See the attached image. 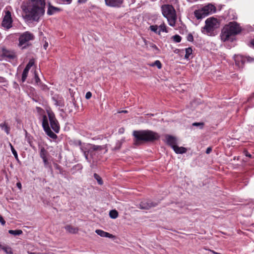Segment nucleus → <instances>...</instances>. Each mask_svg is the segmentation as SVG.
<instances>
[{
	"mask_svg": "<svg viewBox=\"0 0 254 254\" xmlns=\"http://www.w3.org/2000/svg\"><path fill=\"white\" fill-rule=\"evenodd\" d=\"M156 203L151 202L150 200H144L139 204L140 208L142 209H149L152 207L155 206Z\"/></svg>",
	"mask_w": 254,
	"mask_h": 254,
	"instance_id": "9b49d317",
	"label": "nucleus"
},
{
	"mask_svg": "<svg viewBox=\"0 0 254 254\" xmlns=\"http://www.w3.org/2000/svg\"><path fill=\"white\" fill-rule=\"evenodd\" d=\"M144 42L145 43V45L146 46V48H147V42L146 41V40L145 39H144Z\"/></svg>",
	"mask_w": 254,
	"mask_h": 254,
	"instance_id": "3c124183",
	"label": "nucleus"
},
{
	"mask_svg": "<svg viewBox=\"0 0 254 254\" xmlns=\"http://www.w3.org/2000/svg\"><path fill=\"white\" fill-rule=\"evenodd\" d=\"M8 233L14 236L20 235L22 233V231L21 230H10L8 231Z\"/></svg>",
	"mask_w": 254,
	"mask_h": 254,
	"instance_id": "b1692460",
	"label": "nucleus"
},
{
	"mask_svg": "<svg viewBox=\"0 0 254 254\" xmlns=\"http://www.w3.org/2000/svg\"><path fill=\"white\" fill-rule=\"evenodd\" d=\"M50 125L52 128L57 133L59 132L60 126L58 121L56 119L54 115L52 114H48Z\"/></svg>",
	"mask_w": 254,
	"mask_h": 254,
	"instance_id": "9d476101",
	"label": "nucleus"
},
{
	"mask_svg": "<svg viewBox=\"0 0 254 254\" xmlns=\"http://www.w3.org/2000/svg\"><path fill=\"white\" fill-rule=\"evenodd\" d=\"M151 65L152 66H156L158 67V68H159V69H160L162 67V64H161V62L158 60L156 61Z\"/></svg>",
	"mask_w": 254,
	"mask_h": 254,
	"instance_id": "2f4dec72",
	"label": "nucleus"
},
{
	"mask_svg": "<svg viewBox=\"0 0 254 254\" xmlns=\"http://www.w3.org/2000/svg\"><path fill=\"white\" fill-rule=\"evenodd\" d=\"M218 20L214 17L207 18L205 20V25L202 28L201 32L208 35H213L214 31L219 27Z\"/></svg>",
	"mask_w": 254,
	"mask_h": 254,
	"instance_id": "39448f33",
	"label": "nucleus"
},
{
	"mask_svg": "<svg viewBox=\"0 0 254 254\" xmlns=\"http://www.w3.org/2000/svg\"><path fill=\"white\" fill-rule=\"evenodd\" d=\"M241 29L239 25L235 22H230L228 25H225L221 31V38L223 41L229 40L230 36L239 33Z\"/></svg>",
	"mask_w": 254,
	"mask_h": 254,
	"instance_id": "7ed1b4c3",
	"label": "nucleus"
},
{
	"mask_svg": "<svg viewBox=\"0 0 254 254\" xmlns=\"http://www.w3.org/2000/svg\"><path fill=\"white\" fill-rule=\"evenodd\" d=\"M60 10L61 9L59 8L50 5L47 11V14L49 15H51L56 12H59Z\"/></svg>",
	"mask_w": 254,
	"mask_h": 254,
	"instance_id": "f3484780",
	"label": "nucleus"
},
{
	"mask_svg": "<svg viewBox=\"0 0 254 254\" xmlns=\"http://www.w3.org/2000/svg\"><path fill=\"white\" fill-rule=\"evenodd\" d=\"M215 8V7L212 4H208L202 8L203 10L204 11L205 13L208 12V15L211 13L213 10H214Z\"/></svg>",
	"mask_w": 254,
	"mask_h": 254,
	"instance_id": "a211bd4d",
	"label": "nucleus"
},
{
	"mask_svg": "<svg viewBox=\"0 0 254 254\" xmlns=\"http://www.w3.org/2000/svg\"><path fill=\"white\" fill-rule=\"evenodd\" d=\"M92 93L90 92H87L85 95V98L87 99H89L91 97Z\"/></svg>",
	"mask_w": 254,
	"mask_h": 254,
	"instance_id": "ea45409f",
	"label": "nucleus"
},
{
	"mask_svg": "<svg viewBox=\"0 0 254 254\" xmlns=\"http://www.w3.org/2000/svg\"><path fill=\"white\" fill-rule=\"evenodd\" d=\"M0 222L1 223V225H4L5 224V221L2 218V217L0 215Z\"/></svg>",
	"mask_w": 254,
	"mask_h": 254,
	"instance_id": "a19ab883",
	"label": "nucleus"
},
{
	"mask_svg": "<svg viewBox=\"0 0 254 254\" xmlns=\"http://www.w3.org/2000/svg\"><path fill=\"white\" fill-rule=\"evenodd\" d=\"M159 28H160L159 31H161L163 32H167L166 26L164 23L161 24L159 26Z\"/></svg>",
	"mask_w": 254,
	"mask_h": 254,
	"instance_id": "72a5a7b5",
	"label": "nucleus"
},
{
	"mask_svg": "<svg viewBox=\"0 0 254 254\" xmlns=\"http://www.w3.org/2000/svg\"><path fill=\"white\" fill-rule=\"evenodd\" d=\"M166 139L167 144L171 146L174 151L178 154H183L186 153L187 149L183 147H179L177 145V139L176 137L170 135H167Z\"/></svg>",
	"mask_w": 254,
	"mask_h": 254,
	"instance_id": "423d86ee",
	"label": "nucleus"
},
{
	"mask_svg": "<svg viewBox=\"0 0 254 254\" xmlns=\"http://www.w3.org/2000/svg\"><path fill=\"white\" fill-rule=\"evenodd\" d=\"M55 166H56V168L57 169H59L60 167V166L57 164H56Z\"/></svg>",
	"mask_w": 254,
	"mask_h": 254,
	"instance_id": "864d4df0",
	"label": "nucleus"
},
{
	"mask_svg": "<svg viewBox=\"0 0 254 254\" xmlns=\"http://www.w3.org/2000/svg\"><path fill=\"white\" fill-rule=\"evenodd\" d=\"M2 55L9 59H13L15 56L13 52L7 50L6 49H2Z\"/></svg>",
	"mask_w": 254,
	"mask_h": 254,
	"instance_id": "2eb2a0df",
	"label": "nucleus"
},
{
	"mask_svg": "<svg viewBox=\"0 0 254 254\" xmlns=\"http://www.w3.org/2000/svg\"><path fill=\"white\" fill-rule=\"evenodd\" d=\"M64 228L66 231L71 234H76L79 230L78 228L73 227L70 225H66Z\"/></svg>",
	"mask_w": 254,
	"mask_h": 254,
	"instance_id": "dca6fc26",
	"label": "nucleus"
},
{
	"mask_svg": "<svg viewBox=\"0 0 254 254\" xmlns=\"http://www.w3.org/2000/svg\"><path fill=\"white\" fill-rule=\"evenodd\" d=\"M212 254H221V253H217V252H215L213 250H209Z\"/></svg>",
	"mask_w": 254,
	"mask_h": 254,
	"instance_id": "09e8293b",
	"label": "nucleus"
},
{
	"mask_svg": "<svg viewBox=\"0 0 254 254\" xmlns=\"http://www.w3.org/2000/svg\"><path fill=\"white\" fill-rule=\"evenodd\" d=\"M120 113H127V111H126V110L122 111L121 112H120Z\"/></svg>",
	"mask_w": 254,
	"mask_h": 254,
	"instance_id": "6e6d98bb",
	"label": "nucleus"
},
{
	"mask_svg": "<svg viewBox=\"0 0 254 254\" xmlns=\"http://www.w3.org/2000/svg\"><path fill=\"white\" fill-rule=\"evenodd\" d=\"M172 39L174 42L176 43H179L181 42L182 38L179 35H175L172 37Z\"/></svg>",
	"mask_w": 254,
	"mask_h": 254,
	"instance_id": "c756f323",
	"label": "nucleus"
},
{
	"mask_svg": "<svg viewBox=\"0 0 254 254\" xmlns=\"http://www.w3.org/2000/svg\"><path fill=\"white\" fill-rule=\"evenodd\" d=\"M85 149L87 150L88 153H90L91 157L92 158L96 155V153H99L103 149H105V152L107 151V149H106V145H96L92 144H88L86 147Z\"/></svg>",
	"mask_w": 254,
	"mask_h": 254,
	"instance_id": "0eeeda50",
	"label": "nucleus"
},
{
	"mask_svg": "<svg viewBox=\"0 0 254 254\" xmlns=\"http://www.w3.org/2000/svg\"><path fill=\"white\" fill-rule=\"evenodd\" d=\"M29 70H27V69H24L23 71L22 74V78L21 80L22 82H24L27 77V75L28 73Z\"/></svg>",
	"mask_w": 254,
	"mask_h": 254,
	"instance_id": "a878e982",
	"label": "nucleus"
},
{
	"mask_svg": "<svg viewBox=\"0 0 254 254\" xmlns=\"http://www.w3.org/2000/svg\"><path fill=\"white\" fill-rule=\"evenodd\" d=\"M89 154H90L89 153H88L87 150L84 152V154L85 157L86 159L87 160H88V156Z\"/></svg>",
	"mask_w": 254,
	"mask_h": 254,
	"instance_id": "79ce46f5",
	"label": "nucleus"
},
{
	"mask_svg": "<svg viewBox=\"0 0 254 254\" xmlns=\"http://www.w3.org/2000/svg\"><path fill=\"white\" fill-rule=\"evenodd\" d=\"M87 0H78V2L79 3H83L85 2Z\"/></svg>",
	"mask_w": 254,
	"mask_h": 254,
	"instance_id": "8fccbe9b",
	"label": "nucleus"
},
{
	"mask_svg": "<svg viewBox=\"0 0 254 254\" xmlns=\"http://www.w3.org/2000/svg\"><path fill=\"white\" fill-rule=\"evenodd\" d=\"M4 247V246H3L0 243V249L2 250V248H3Z\"/></svg>",
	"mask_w": 254,
	"mask_h": 254,
	"instance_id": "5fc2aeb1",
	"label": "nucleus"
},
{
	"mask_svg": "<svg viewBox=\"0 0 254 254\" xmlns=\"http://www.w3.org/2000/svg\"><path fill=\"white\" fill-rule=\"evenodd\" d=\"M42 159L44 164V166L47 167L49 164L47 157L43 158Z\"/></svg>",
	"mask_w": 254,
	"mask_h": 254,
	"instance_id": "c9c22d12",
	"label": "nucleus"
},
{
	"mask_svg": "<svg viewBox=\"0 0 254 254\" xmlns=\"http://www.w3.org/2000/svg\"><path fill=\"white\" fill-rule=\"evenodd\" d=\"M48 46V42H46L44 44V46H43L45 50H46Z\"/></svg>",
	"mask_w": 254,
	"mask_h": 254,
	"instance_id": "de8ad7c7",
	"label": "nucleus"
},
{
	"mask_svg": "<svg viewBox=\"0 0 254 254\" xmlns=\"http://www.w3.org/2000/svg\"><path fill=\"white\" fill-rule=\"evenodd\" d=\"M62 2L64 3H66L67 4H70L72 0H61Z\"/></svg>",
	"mask_w": 254,
	"mask_h": 254,
	"instance_id": "37998d69",
	"label": "nucleus"
},
{
	"mask_svg": "<svg viewBox=\"0 0 254 254\" xmlns=\"http://www.w3.org/2000/svg\"><path fill=\"white\" fill-rule=\"evenodd\" d=\"M118 212L116 210H112L109 212V216L111 218L116 219L118 216Z\"/></svg>",
	"mask_w": 254,
	"mask_h": 254,
	"instance_id": "5701e85b",
	"label": "nucleus"
},
{
	"mask_svg": "<svg viewBox=\"0 0 254 254\" xmlns=\"http://www.w3.org/2000/svg\"><path fill=\"white\" fill-rule=\"evenodd\" d=\"M149 28L151 31L154 32L155 33H158V34H160V31L158 30L157 25H151Z\"/></svg>",
	"mask_w": 254,
	"mask_h": 254,
	"instance_id": "c85d7f7f",
	"label": "nucleus"
},
{
	"mask_svg": "<svg viewBox=\"0 0 254 254\" xmlns=\"http://www.w3.org/2000/svg\"><path fill=\"white\" fill-rule=\"evenodd\" d=\"M194 13L198 19H201L208 15V12L205 13L202 8L201 10H195Z\"/></svg>",
	"mask_w": 254,
	"mask_h": 254,
	"instance_id": "4468645a",
	"label": "nucleus"
},
{
	"mask_svg": "<svg viewBox=\"0 0 254 254\" xmlns=\"http://www.w3.org/2000/svg\"><path fill=\"white\" fill-rule=\"evenodd\" d=\"M95 233L102 237H106L109 238H115V236L108 232H105L103 230L97 229L95 230Z\"/></svg>",
	"mask_w": 254,
	"mask_h": 254,
	"instance_id": "ddd939ff",
	"label": "nucleus"
},
{
	"mask_svg": "<svg viewBox=\"0 0 254 254\" xmlns=\"http://www.w3.org/2000/svg\"><path fill=\"white\" fill-rule=\"evenodd\" d=\"M124 0H105L107 5L111 7H119L123 2Z\"/></svg>",
	"mask_w": 254,
	"mask_h": 254,
	"instance_id": "f8f14e48",
	"label": "nucleus"
},
{
	"mask_svg": "<svg viewBox=\"0 0 254 254\" xmlns=\"http://www.w3.org/2000/svg\"><path fill=\"white\" fill-rule=\"evenodd\" d=\"M187 40L189 41L192 42L193 40V37L191 34H189L187 36Z\"/></svg>",
	"mask_w": 254,
	"mask_h": 254,
	"instance_id": "58836bf2",
	"label": "nucleus"
},
{
	"mask_svg": "<svg viewBox=\"0 0 254 254\" xmlns=\"http://www.w3.org/2000/svg\"><path fill=\"white\" fill-rule=\"evenodd\" d=\"M30 254H35L34 253H31Z\"/></svg>",
	"mask_w": 254,
	"mask_h": 254,
	"instance_id": "bf43d9fd",
	"label": "nucleus"
},
{
	"mask_svg": "<svg viewBox=\"0 0 254 254\" xmlns=\"http://www.w3.org/2000/svg\"><path fill=\"white\" fill-rule=\"evenodd\" d=\"M212 150V149L211 147H208L207 148L206 150V154H209L210 153V152Z\"/></svg>",
	"mask_w": 254,
	"mask_h": 254,
	"instance_id": "a18cd8bd",
	"label": "nucleus"
},
{
	"mask_svg": "<svg viewBox=\"0 0 254 254\" xmlns=\"http://www.w3.org/2000/svg\"><path fill=\"white\" fill-rule=\"evenodd\" d=\"M34 64V60H30V61L27 64L26 67H25V69H27V70H29L30 68L33 66Z\"/></svg>",
	"mask_w": 254,
	"mask_h": 254,
	"instance_id": "7c9ffc66",
	"label": "nucleus"
},
{
	"mask_svg": "<svg viewBox=\"0 0 254 254\" xmlns=\"http://www.w3.org/2000/svg\"><path fill=\"white\" fill-rule=\"evenodd\" d=\"M12 19L11 12L6 11L1 23V26L6 29H9L12 27Z\"/></svg>",
	"mask_w": 254,
	"mask_h": 254,
	"instance_id": "6e6552de",
	"label": "nucleus"
},
{
	"mask_svg": "<svg viewBox=\"0 0 254 254\" xmlns=\"http://www.w3.org/2000/svg\"><path fill=\"white\" fill-rule=\"evenodd\" d=\"M193 126L196 127H200V128H202L203 127L204 123H194L192 124Z\"/></svg>",
	"mask_w": 254,
	"mask_h": 254,
	"instance_id": "f704fd0d",
	"label": "nucleus"
},
{
	"mask_svg": "<svg viewBox=\"0 0 254 254\" xmlns=\"http://www.w3.org/2000/svg\"><path fill=\"white\" fill-rule=\"evenodd\" d=\"M0 79L1 80H3V79H4V78H3V77H0Z\"/></svg>",
	"mask_w": 254,
	"mask_h": 254,
	"instance_id": "4d7b16f0",
	"label": "nucleus"
},
{
	"mask_svg": "<svg viewBox=\"0 0 254 254\" xmlns=\"http://www.w3.org/2000/svg\"><path fill=\"white\" fill-rule=\"evenodd\" d=\"M48 154V153L47 151L44 148V147H42L41 148L40 151V156L42 159L46 158Z\"/></svg>",
	"mask_w": 254,
	"mask_h": 254,
	"instance_id": "aec40b11",
	"label": "nucleus"
},
{
	"mask_svg": "<svg viewBox=\"0 0 254 254\" xmlns=\"http://www.w3.org/2000/svg\"><path fill=\"white\" fill-rule=\"evenodd\" d=\"M45 0H28L21 6L25 13L24 18L27 20L38 22L45 12Z\"/></svg>",
	"mask_w": 254,
	"mask_h": 254,
	"instance_id": "f257e3e1",
	"label": "nucleus"
},
{
	"mask_svg": "<svg viewBox=\"0 0 254 254\" xmlns=\"http://www.w3.org/2000/svg\"><path fill=\"white\" fill-rule=\"evenodd\" d=\"M35 80L36 83L38 84L39 82H40V79L39 77H38L37 74L35 72Z\"/></svg>",
	"mask_w": 254,
	"mask_h": 254,
	"instance_id": "4c0bfd02",
	"label": "nucleus"
},
{
	"mask_svg": "<svg viewBox=\"0 0 254 254\" xmlns=\"http://www.w3.org/2000/svg\"><path fill=\"white\" fill-rule=\"evenodd\" d=\"M251 43L254 47V39L251 41Z\"/></svg>",
	"mask_w": 254,
	"mask_h": 254,
	"instance_id": "603ef678",
	"label": "nucleus"
},
{
	"mask_svg": "<svg viewBox=\"0 0 254 254\" xmlns=\"http://www.w3.org/2000/svg\"><path fill=\"white\" fill-rule=\"evenodd\" d=\"M16 186L20 190L21 189V188H22V186H21V184L20 182H18L16 184Z\"/></svg>",
	"mask_w": 254,
	"mask_h": 254,
	"instance_id": "49530a36",
	"label": "nucleus"
},
{
	"mask_svg": "<svg viewBox=\"0 0 254 254\" xmlns=\"http://www.w3.org/2000/svg\"><path fill=\"white\" fill-rule=\"evenodd\" d=\"M244 153L246 156L249 157V158L252 157V155L248 152V151L245 150L244 151Z\"/></svg>",
	"mask_w": 254,
	"mask_h": 254,
	"instance_id": "c03bdc74",
	"label": "nucleus"
},
{
	"mask_svg": "<svg viewBox=\"0 0 254 254\" xmlns=\"http://www.w3.org/2000/svg\"><path fill=\"white\" fill-rule=\"evenodd\" d=\"M133 135L135 145H138L143 142L153 141L158 139L160 137L157 133L150 130H134Z\"/></svg>",
	"mask_w": 254,
	"mask_h": 254,
	"instance_id": "f03ea898",
	"label": "nucleus"
},
{
	"mask_svg": "<svg viewBox=\"0 0 254 254\" xmlns=\"http://www.w3.org/2000/svg\"><path fill=\"white\" fill-rule=\"evenodd\" d=\"M161 9L163 16L167 19L169 25L174 26L176 24L177 16L173 6L170 4H164L162 6Z\"/></svg>",
	"mask_w": 254,
	"mask_h": 254,
	"instance_id": "20e7f679",
	"label": "nucleus"
},
{
	"mask_svg": "<svg viewBox=\"0 0 254 254\" xmlns=\"http://www.w3.org/2000/svg\"><path fill=\"white\" fill-rule=\"evenodd\" d=\"M9 145H10V148H11V151L12 152V154L14 156L15 158L17 159L18 155H17V152L16 151V150H15L13 146L12 145V144L11 143H9Z\"/></svg>",
	"mask_w": 254,
	"mask_h": 254,
	"instance_id": "473e14b6",
	"label": "nucleus"
},
{
	"mask_svg": "<svg viewBox=\"0 0 254 254\" xmlns=\"http://www.w3.org/2000/svg\"><path fill=\"white\" fill-rule=\"evenodd\" d=\"M0 127L5 131L7 134L9 133L10 128L5 123L0 124Z\"/></svg>",
	"mask_w": 254,
	"mask_h": 254,
	"instance_id": "412c9836",
	"label": "nucleus"
},
{
	"mask_svg": "<svg viewBox=\"0 0 254 254\" xmlns=\"http://www.w3.org/2000/svg\"><path fill=\"white\" fill-rule=\"evenodd\" d=\"M94 177L97 180L99 185H101L103 184L102 178L98 174L95 173L94 174Z\"/></svg>",
	"mask_w": 254,
	"mask_h": 254,
	"instance_id": "bb28decb",
	"label": "nucleus"
},
{
	"mask_svg": "<svg viewBox=\"0 0 254 254\" xmlns=\"http://www.w3.org/2000/svg\"><path fill=\"white\" fill-rule=\"evenodd\" d=\"M150 46L157 51V52H156V53H158L160 51L159 49L158 48V47L155 44H152V43H150Z\"/></svg>",
	"mask_w": 254,
	"mask_h": 254,
	"instance_id": "e433bc0d",
	"label": "nucleus"
},
{
	"mask_svg": "<svg viewBox=\"0 0 254 254\" xmlns=\"http://www.w3.org/2000/svg\"><path fill=\"white\" fill-rule=\"evenodd\" d=\"M45 131L46 132L47 134L52 138L55 139L57 137V135L51 130L50 128H48Z\"/></svg>",
	"mask_w": 254,
	"mask_h": 254,
	"instance_id": "4be33fe9",
	"label": "nucleus"
},
{
	"mask_svg": "<svg viewBox=\"0 0 254 254\" xmlns=\"http://www.w3.org/2000/svg\"><path fill=\"white\" fill-rule=\"evenodd\" d=\"M34 38V35L30 32L26 31L22 34L19 38V45L21 46L29 41L33 40Z\"/></svg>",
	"mask_w": 254,
	"mask_h": 254,
	"instance_id": "1a4fd4ad",
	"label": "nucleus"
},
{
	"mask_svg": "<svg viewBox=\"0 0 254 254\" xmlns=\"http://www.w3.org/2000/svg\"><path fill=\"white\" fill-rule=\"evenodd\" d=\"M146 115L149 116V115H150V114H147ZM153 114H150V116H153Z\"/></svg>",
	"mask_w": 254,
	"mask_h": 254,
	"instance_id": "13d9d810",
	"label": "nucleus"
},
{
	"mask_svg": "<svg viewBox=\"0 0 254 254\" xmlns=\"http://www.w3.org/2000/svg\"><path fill=\"white\" fill-rule=\"evenodd\" d=\"M192 49L190 47L186 49V54L185 56V58L187 59H189L190 56L192 54Z\"/></svg>",
	"mask_w": 254,
	"mask_h": 254,
	"instance_id": "393cba45",
	"label": "nucleus"
},
{
	"mask_svg": "<svg viewBox=\"0 0 254 254\" xmlns=\"http://www.w3.org/2000/svg\"><path fill=\"white\" fill-rule=\"evenodd\" d=\"M2 250H3L6 254H13L11 248L9 247L8 246H4L3 248H2Z\"/></svg>",
	"mask_w": 254,
	"mask_h": 254,
	"instance_id": "cd10ccee",
	"label": "nucleus"
},
{
	"mask_svg": "<svg viewBox=\"0 0 254 254\" xmlns=\"http://www.w3.org/2000/svg\"><path fill=\"white\" fill-rule=\"evenodd\" d=\"M42 126L43 127L44 130L50 128L48 121L46 116H44L43 117Z\"/></svg>",
	"mask_w": 254,
	"mask_h": 254,
	"instance_id": "6ab92c4d",
	"label": "nucleus"
}]
</instances>
